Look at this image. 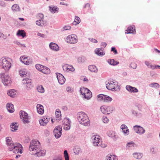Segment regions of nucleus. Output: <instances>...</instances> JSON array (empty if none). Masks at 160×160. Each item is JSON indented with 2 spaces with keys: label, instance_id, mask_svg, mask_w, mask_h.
Wrapping results in <instances>:
<instances>
[{
  "label": "nucleus",
  "instance_id": "20e7f679",
  "mask_svg": "<svg viewBox=\"0 0 160 160\" xmlns=\"http://www.w3.org/2000/svg\"><path fill=\"white\" fill-rule=\"evenodd\" d=\"M40 148V143L38 141L36 140L32 141L30 143L29 150L30 151L35 152L39 150Z\"/></svg>",
  "mask_w": 160,
  "mask_h": 160
},
{
  "label": "nucleus",
  "instance_id": "13d9d810",
  "mask_svg": "<svg viewBox=\"0 0 160 160\" xmlns=\"http://www.w3.org/2000/svg\"><path fill=\"white\" fill-rule=\"evenodd\" d=\"M102 121L104 123H107L109 121L108 118L106 116H103L102 118Z\"/></svg>",
  "mask_w": 160,
  "mask_h": 160
},
{
  "label": "nucleus",
  "instance_id": "7ed1b4c3",
  "mask_svg": "<svg viewBox=\"0 0 160 160\" xmlns=\"http://www.w3.org/2000/svg\"><path fill=\"white\" fill-rule=\"evenodd\" d=\"M119 86L118 85L117 82L114 80H109L106 84V87L108 90L116 91L119 88Z\"/></svg>",
  "mask_w": 160,
  "mask_h": 160
},
{
  "label": "nucleus",
  "instance_id": "1a4fd4ad",
  "mask_svg": "<svg viewBox=\"0 0 160 160\" xmlns=\"http://www.w3.org/2000/svg\"><path fill=\"white\" fill-rule=\"evenodd\" d=\"M22 82L24 86L27 90L31 89L33 87L32 84V80L29 78H25L24 79Z\"/></svg>",
  "mask_w": 160,
  "mask_h": 160
},
{
  "label": "nucleus",
  "instance_id": "e2e57ef3",
  "mask_svg": "<svg viewBox=\"0 0 160 160\" xmlns=\"http://www.w3.org/2000/svg\"><path fill=\"white\" fill-rule=\"evenodd\" d=\"M43 22V21L40 20V19H39L36 22V24L39 26H41V23Z\"/></svg>",
  "mask_w": 160,
  "mask_h": 160
},
{
  "label": "nucleus",
  "instance_id": "f3484780",
  "mask_svg": "<svg viewBox=\"0 0 160 160\" xmlns=\"http://www.w3.org/2000/svg\"><path fill=\"white\" fill-rule=\"evenodd\" d=\"M122 130V132L125 136H127L129 134V130L127 126L125 124H122L120 127Z\"/></svg>",
  "mask_w": 160,
  "mask_h": 160
},
{
  "label": "nucleus",
  "instance_id": "0e129e2a",
  "mask_svg": "<svg viewBox=\"0 0 160 160\" xmlns=\"http://www.w3.org/2000/svg\"><path fill=\"white\" fill-rule=\"evenodd\" d=\"M88 39L92 43H96L98 42V41L95 39L92 38H89Z\"/></svg>",
  "mask_w": 160,
  "mask_h": 160
},
{
  "label": "nucleus",
  "instance_id": "09e8293b",
  "mask_svg": "<svg viewBox=\"0 0 160 160\" xmlns=\"http://www.w3.org/2000/svg\"><path fill=\"white\" fill-rule=\"evenodd\" d=\"M150 152L152 154H155L157 152V150L155 147H152L150 148Z\"/></svg>",
  "mask_w": 160,
  "mask_h": 160
},
{
  "label": "nucleus",
  "instance_id": "4d7b16f0",
  "mask_svg": "<svg viewBox=\"0 0 160 160\" xmlns=\"http://www.w3.org/2000/svg\"><path fill=\"white\" fill-rule=\"evenodd\" d=\"M112 138L113 140L116 141L119 138V137L118 136V135H117L115 133V134H114V135L112 136Z\"/></svg>",
  "mask_w": 160,
  "mask_h": 160
},
{
  "label": "nucleus",
  "instance_id": "ea45409f",
  "mask_svg": "<svg viewBox=\"0 0 160 160\" xmlns=\"http://www.w3.org/2000/svg\"><path fill=\"white\" fill-rule=\"evenodd\" d=\"M112 100V98L108 96L104 95V97H103V100L105 102H110Z\"/></svg>",
  "mask_w": 160,
  "mask_h": 160
},
{
  "label": "nucleus",
  "instance_id": "37998d69",
  "mask_svg": "<svg viewBox=\"0 0 160 160\" xmlns=\"http://www.w3.org/2000/svg\"><path fill=\"white\" fill-rule=\"evenodd\" d=\"M73 151L74 153L76 154H78L81 152V149L78 146H76L73 149Z\"/></svg>",
  "mask_w": 160,
  "mask_h": 160
},
{
  "label": "nucleus",
  "instance_id": "052dcab7",
  "mask_svg": "<svg viewBox=\"0 0 160 160\" xmlns=\"http://www.w3.org/2000/svg\"><path fill=\"white\" fill-rule=\"evenodd\" d=\"M130 67L132 68L135 69L137 67V64L135 63H132L131 64Z\"/></svg>",
  "mask_w": 160,
  "mask_h": 160
},
{
  "label": "nucleus",
  "instance_id": "603ef678",
  "mask_svg": "<svg viewBox=\"0 0 160 160\" xmlns=\"http://www.w3.org/2000/svg\"><path fill=\"white\" fill-rule=\"evenodd\" d=\"M115 133V132L112 131H109L108 132L107 135L108 137L112 138Z\"/></svg>",
  "mask_w": 160,
  "mask_h": 160
},
{
  "label": "nucleus",
  "instance_id": "72a5a7b5",
  "mask_svg": "<svg viewBox=\"0 0 160 160\" xmlns=\"http://www.w3.org/2000/svg\"><path fill=\"white\" fill-rule=\"evenodd\" d=\"M106 160H118L117 157L114 155H108L106 158Z\"/></svg>",
  "mask_w": 160,
  "mask_h": 160
},
{
  "label": "nucleus",
  "instance_id": "6ab92c4d",
  "mask_svg": "<svg viewBox=\"0 0 160 160\" xmlns=\"http://www.w3.org/2000/svg\"><path fill=\"white\" fill-rule=\"evenodd\" d=\"M62 68L64 71L67 72L69 71L74 72L75 70L72 65L68 64H65L63 65Z\"/></svg>",
  "mask_w": 160,
  "mask_h": 160
},
{
  "label": "nucleus",
  "instance_id": "f704fd0d",
  "mask_svg": "<svg viewBox=\"0 0 160 160\" xmlns=\"http://www.w3.org/2000/svg\"><path fill=\"white\" fill-rule=\"evenodd\" d=\"M10 127L12 129L11 131L12 132H14L18 129L17 124L16 123L12 122L10 125Z\"/></svg>",
  "mask_w": 160,
  "mask_h": 160
},
{
  "label": "nucleus",
  "instance_id": "6e6552de",
  "mask_svg": "<svg viewBox=\"0 0 160 160\" xmlns=\"http://www.w3.org/2000/svg\"><path fill=\"white\" fill-rule=\"evenodd\" d=\"M22 145L21 144L19 143H16L13 146L12 149H9V150L12 151L15 153H22Z\"/></svg>",
  "mask_w": 160,
  "mask_h": 160
},
{
  "label": "nucleus",
  "instance_id": "c756f323",
  "mask_svg": "<svg viewBox=\"0 0 160 160\" xmlns=\"http://www.w3.org/2000/svg\"><path fill=\"white\" fill-rule=\"evenodd\" d=\"M107 62L109 64L113 66H115L119 63V62H118L115 61L113 59H108Z\"/></svg>",
  "mask_w": 160,
  "mask_h": 160
},
{
  "label": "nucleus",
  "instance_id": "aec40b11",
  "mask_svg": "<svg viewBox=\"0 0 160 160\" xmlns=\"http://www.w3.org/2000/svg\"><path fill=\"white\" fill-rule=\"evenodd\" d=\"M126 89L127 91L135 93L138 92V90L136 88L132 87L130 85H127L126 86Z\"/></svg>",
  "mask_w": 160,
  "mask_h": 160
},
{
  "label": "nucleus",
  "instance_id": "a19ab883",
  "mask_svg": "<svg viewBox=\"0 0 160 160\" xmlns=\"http://www.w3.org/2000/svg\"><path fill=\"white\" fill-rule=\"evenodd\" d=\"M80 18L78 16H76L74 22L72 23L73 25H76L80 22Z\"/></svg>",
  "mask_w": 160,
  "mask_h": 160
},
{
  "label": "nucleus",
  "instance_id": "49530a36",
  "mask_svg": "<svg viewBox=\"0 0 160 160\" xmlns=\"http://www.w3.org/2000/svg\"><path fill=\"white\" fill-rule=\"evenodd\" d=\"M149 86L150 87L154 88L156 89L160 87L159 84L158 83L156 82L151 83L149 84Z\"/></svg>",
  "mask_w": 160,
  "mask_h": 160
},
{
  "label": "nucleus",
  "instance_id": "a18cd8bd",
  "mask_svg": "<svg viewBox=\"0 0 160 160\" xmlns=\"http://www.w3.org/2000/svg\"><path fill=\"white\" fill-rule=\"evenodd\" d=\"M37 89L39 92L43 93L44 92V89L42 85H41L37 86Z\"/></svg>",
  "mask_w": 160,
  "mask_h": 160
},
{
  "label": "nucleus",
  "instance_id": "69168bd1",
  "mask_svg": "<svg viewBox=\"0 0 160 160\" xmlns=\"http://www.w3.org/2000/svg\"><path fill=\"white\" fill-rule=\"evenodd\" d=\"M39 122L41 126H45L48 123L45 122L44 121L39 120Z\"/></svg>",
  "mask_w": 160,
  "mask_h": 160
},
{
  "label": "nucleus",
  "instance_id": "4468645a",
  "mask_svg": "<svg viewBox=\"0 0 160 160\" xmlns=\"http://www.w3.org/2000/svg\"><path fill=\"white\" fill-rule=\"evenodd\" d=\"M20 60L22 63L27 65L32 64V60L29 59L28 57H24L23 56H21L20 58Z\"/></svg>",
  "mask_w": 160,
  "mask_h": 160
},
{
  "label": "nucleus",
  "instance_id": "9b49d317",
  "mask_svg": "<svg viewBox=\"0 0 160 160\" xmlns=\"http://www.w3.org/2000/svg\"><path fill=\"white\" fill-rule=\"evenodd\" d=\"M20 116L22 120L23 123H28L29 122L28 120V113L25 112L21 111L20 112Z\"/></svg>",
  "mask_w": 160,
  "mask_h": 160
},
{
  "label": "nucleus",
  "instance_id": "423d86ee",
  "mask_svg": "<svg viewBox=\"0 0 160 160\" xmlns=\"http://www.w3.org/2000/svg\"><path fill=\"white\" fill-rule=\"evenodd\" d=\"M65 41L68 43L71 44L76 43L78 41V37L75 34L69 35L66 38Z\"/></svg>",
  "mask_w": 160,
  "mask_h": 160
},
{
  "label": "nucleus",
  "instance_id": "f03ea898",
  "mask_svg": "<svg viewBox=\"0 0 160 160\" xmlns=\"http://www.w3.org/2000/svg\"><path fill=\"white\" fill-rule=\"evenodd\" d=\"M92 140L93 146L95 147L100 146L102 148H105L107 146L105 144L102 143L100 137L98 135L93 136L92 137Z\"/></svg>",
  "mask_w": 160,
  "mask_h": 160
},
{
  "label": "nucleus",
  "instance_id": "bb28decb",
  "mask_svg": "<svg viewBox=\"0 0 160 160\" xmlns=\"http://www.w3.org/2000/svg\"><path fill=\"white\" fill-rule=\"evenodd\" d=\"M89 91V90L88 89L85 88H81L79 91L80 93L83 95V97L86 96V94Z\"/></svg>",
  "mask_w": 160,
  "mask_h": 160
},
{
  "label": "nucleus",
  "instance_id": "7c9ffc66",
  "mask_svg": "<svg viewBox=\"0 0 160 160\" xmlns=\"http://www.w3.org/2000/svg\"><path fill=\"white\" fill-rule=\"evenodd\" d=\"M12 9L13 12H17L20 11V8L19 5L17 4H14L12 7Z\"/></svg>",
  "mask_w": 160,
  "mask_h": 160
},
{
  "label": "nucleus",
  "instance_id": "ddd939ff",
  "mask_svg": "<svg viewBox=\"0 0 160 160\" xmlns=\"http://www.w3.org/2000/svg\"><path fill=\"white\" fill-rule=\"evenodd\" d=\"M62 128L61 126H57L54 130V136L56 138H59L61 136Z\"/></svg>",
  "mask_w": 160,
  "mask_h": 160
},
{
  "label": "nucleus",
  "instance_id": "393cba45",
  "mask_svg": "<svg viewBox=\"0 0 160 160\" xmlns=\"http://www.w3.org/2000/svg\"><path fill=\"white\" fill-rule=\"evenodd\" d=\"M8 111L10 113H12L14 111L13 105L11 103H8L6 105Z\"/></svg>",
  "mask_w": 160,
  "mask_h": 160
},
{
  "label": "nucleus",
  "instance_id": "e433bc0d",
  "mask_svg": "<svg viewBox=\"0 0 160 160\" xmlns=\"http://www.w3.org/2000/svg\"><path fill=\"white\" fill-rule=\"evenodd\" d=\"M16 92L15 90L11 89L7 92V94L11 97H13L16 94Z\"/></svg>",
  "mask_w": 160,
  "mask_h": 160
},
{
  "label": "nucleus",
  "instance_id": "680f3d73",
  "mask_svg": "<svg viewBox=\"0 0 160 160\" xmlns=\"http://www.w3.org/2000/svg\"><path fill=\"white\" fill-rule=\"evenodd\" d=\"M0 38H3L4 39H6L7 38V37L6 35L0 32Z\"/></svg>",
  "mask_w": 160,
  "mask_h": 160
},
{
  "label": "nucleus",
  "instance_id": "0eeeda50",
  "mask_svg": "<svg viewBox=\"0 0 160 160\" xmlns=\"http://www.w3.org/2000/svg\"><path fill=\"white\" fill-rule=\"evenodd\" d=\"M1 78L2 82L6 86H8L11 82L10 77L7 74L2 73L1 74Z\"/></svg>",
  "mask_w": 160,
  "mask_h": 160
},
{
  "label": "nucleus",
  "instance_id": "2f4dec72",
  "mask_svg": "<svg viewBox=\"0 0 160 160\" xmlns=\"http://www.w3.org/2000/svg\"><path fill=\"white\" fill-rule=\"evenodd\" d=\"M49 8L50 11L52 13H56L58 10V8L56 6H49Z\"/></svg>",
  "mask_w": 160,
  "mask_h": 160
},
{
  "label": "nucleus",
  "instance_id": "6e6d98bb",
  "mask_svg": "<svg viewBox=\"0 0 160 160\" xmlns=\"http://www.w3.org/2000/svg\"><path fill=\"white\" fill-rule=\"evenodd\" d=\"M71 28V27L69 25H68L63 28V31L70 30Z\"/></svg>",
  "mask_w": 160,
  "mask_h": 160
},
{
  "label": "nucleus",
  "instance_id": "4c0bfd02",
  "mask_svg": "<svg viewBox=\"0 0 160 160\" xmlns=\"http://www.w3.org/2000/svg\"><path fill=\"white\" fill-rule=\"evenodd\" d=\"M95 53L99 56L103 55L104 54L101 48H96L95 50Z\"/></svg>",
  "mask_w": 160,
  "mask_h": 160
},
{
  "label": "nucleus",
  "instance_id": "8fccbe9b",
  "mask_svg": "<svg viewBox=\"0 0 160 160\" xmlns=\"http://www.w3.org/2000/svg\"><path fill=\"white\" fill-rule=\"evenodd\" d=\"M44 66L40 64H37L35 65L36 68L39 71L42 72V68H43Z\"/></svg>",
  "mask_w": 160,
  "mask_h": 160
},
{
  "label": "nucleus",
  "instance_id": "473e14b6",
  "mask_svg": "<svg viewBox=\"0 0 160 160\" xmlns=\"http://www.w3.org/2000/svg\"><path fill=\"white\" fill-rule=\"evenodd\" d=\"M19 73L21 77H25L27 75V71L26 69H22L19 71Z\"/></svg>",
  "mask_w": 160,
  "mask_h": 160
},
{
  "label": "nucleus",
  "instance_id": "9d476101",
  "mask_svg": "<svg viewBox=\"0 0 160 160\" xmlns=\"http://www.w3.org/2000/svg\"><path fill=\"white\" fill-rule=\"evenodd\" d=\"M71 122L68 118H64L62 121V127L64 130H68L70 129L71 127Z\"/></svg>",
  "mask_w": 160,
  "mask_h": 160
},
{
  "label": "nucleus",
  "instance_id": "338daca9",
  "mask_svg": "<svg viewBox=\"0 0 160 160\" xmlns=\"http://www.w3.org/2000/svg\"><path fill=\"white\" fill-rule=\"evenodd\" d=\"M104 95L102 94H100L98 96V98L100 100H103V97H104Z\"/></svg>",
  "mask_w": 160,
  "mask_h": 160
},
{
  "label": "nucleus",
  "instance_id": "5701e85b",
  "mask_svg": "<svg viewBox=\"0 0 160 160\" xmlns=\"http://www.w3.org/2000/svg\"><path fill=\"white\" fill-rule=\"evenodd\" d=\"M131 112L132 115L136 117L137 118H139L142 117V113L138 112L137 111L133 109H132Z\"/></svg>",
  "mask_w": 160,
  "mask_h": 160
},
{
  "label": "nucleus",
  "instance_id": "79ce46f5",
  "mask_svg": "<svg viewBox=\"0 0 160 160\" xmlns=\"http://www.w3.org/2000/svg\"><path fill=\"white\" fill-rule=\"evenodd\" d=\"M42 72L45 74H48L50 73V69L48 67L44 66L43 68L42 69Z\"/></svg>",
  "mask_w": 160,
  "mask_h": 160
},
{
  "label": "nucleus",
  "instance_id": "412c9836",
  "mask_svg": "<svg viewBox=\"0 0 160 160\" xmlns=\"http://www.w3.org/2000/svg\"><path fill=\"white\" fill-rule=\"evenodd\" d=\"M49 47L53 51H58L59 50V47L58 45L54 42H51L49 44Z\"/></svg>",
  "mask_w": 160,
  "mask_h": 160
},
{
  "label": "nucleus",
  "instance_id": "774afa93",
  "mask_svg": "<svg viewBox=\"0 0 160 160\" xmlns=\"http://www.w3.org/2000/svg\"><path fill=\"white\" fill-rule=\"evenodd\" d=\"M111 51L113 52L115 54H116L118 53L117 50L115 49V47L112 48Z\"/></svg>",
  "mask_w": 160,
  "mask_h": 160
},
{
  "label": "nucleus",
  "instance_id": "39448f33",
  "mask_svg": "<svg viewBox=\"0 0 160 160\" xmlns=\"http://www.w3.org/2000/svg\"><path fill=\"white\" fill-rule=\"evenodd\" d=\"M2 68L6 71H8L11 66L10 60L6 58H2L0 62Z\"/></svg>",
  "mask_w": 160,
  "mask_h": 160
},
{
  "label": "nucleus",
  "instance_id": "c85d7f7f",
  "mask_svg": "<svg viewBox=\"0 0 160 160\" xmlns=\"http://www.w3.org/2000/svg\"><path fill=\"white\" fill-rule=\"evenodd\" d=\"M55 115L56 116V119L59 121L61 119V113L60 110L59 109H57L56 111Z\"/></svg>",
  "mask_w": 160,
  "mask_h": 160
},
{
  "label": "nucleus",
  "instance_id": "de8ad7c7",
  "mask_svg": "<svg viewBox=\"0 0 160 160\" xmlns=\"http://www.w3.org/2000/svg\"><path fill=\"white\" fill-rule=\"evenodd\" d=\"M135 145L134 143L132 142H128L126 145V148H129L131 147H134Z\"/></svg>",
  "mask_w": 160,
  "mask_h": 160
},
{
  "label": "nucleus",
  "instance_id": "c9c22d12",
  "mask_svg": "<svg viewBox=\"0 0 160 160\" xmlns=\"http://www.w3.org/2000/svg\"><path fill=\"white\" fill-rule=\"evenodd\" d=\"M17 35L19 36H22L23 38L26 36V33L23 30H18Z\"/></svg>",
  "mask_w": 160,
  "mask_h": 160
},
{
  "label": "nucleus",
  "instance_id": "864d4df0",
  "mask_svg": "<svg viewBox=\"0 0 160 160\" xmlns=\"http://www.w3.org/2000/svg\"><path fill=\"white\" fill-rule=\"evenodd\" d=\"M39 151L40 148H39V150L37 151V152H32V154L34 155H36L38 157L43 156V155H42V154L41 153V152H40Z\"/></svg>",
  "mask_w": 160,
  "mask_h": 160
},
{
  "label": "nucleus",
  "instance_id": "2eb2a0df",
  "mask_svg": "<svg viewBox=\"0 0 160 160\" xmlns=\"http://www.w3.org/2000/svg\"><path fill=\"white\" fill-rule=\"evenodd\" d=\"M111 107L109 106L103 105L100 108L101 112L104 114H108L112 112V110L110 109Z\"/></svg>",
  "mask_w": 160,
  "mask_h": 160
},
{
  "label": "nucleus",
  "instance_id": "f8f14e48",
  "mask_svg": "<svg viewBox=\"0 0 160 160\" xmlns=\"http://www.w3.org/2000/svg\"><path fill=\"white\" fill-rule=\"evenodd\" d=\"M133 128L135 132L139 135H142L145 132V130L142 127L140 126L136 125L133 127Z\"/></svg>",
  "mask_w": 160,
  "mask_h": 160
},
{
  "label": "nucleus",
  "instance_id": "b1692460",
  "mask_svg": "<svg viewBox=\"0 0 160 160\" xmlns=\"http://www.w3.org/2000/svg\"><path fill=\"white\" fill-rule=\"evenodd\" d=\"M135 27L134 25L130 26H129L127 30V32L126 33H135Z\"/></svg>",
  "mask_w": 160,
  "mask_h": 160
},
{
  "label": "nucleus",
  "instance_id": "dca6fc26",
  "mask_svg": "<svg viewBox=\"0 0 160 160\" xmlns=\"http://www.w3.org/2000/svg\"><path fill=\"white\" fill-rule=\"evenodd\" d=\"M6 144L8 147V149H12L13 146L15 144L13 142L12 139L10 137H6L5 139Z\"/></svg>",
  "mask_w": 160,
  "mask_h": 160
},
{
  "label": "nucleus",
  "instance_id": "58836bf2",
  "mask_svg": "<svg viewBox=\"0 0 160 160\" xmlns=\"http://www.w3.org/2000/svg\"><path fill=\"white\" fill-rule=\"evenodd\" d=\"M133 157L137 159H140L142 156V154L139 152H135L133 154Z\"/></svg>",
  "mask_w": 160,
  "mask_h": 160
},
{
  "label": "nucleus",
  "instance_id": "a878e982",
  "mask_svg": "<svg viewBox=\"0 0 160 160\" xmlns=\"http://www.w3.org/2000/svg\"><path fill=\"white\" fill-rule=\"evenodd\" d=\"M145 63L148 68H150L152 69L155 68H160V66L159 65L153 66L151 64L150 62L148 61H145Z\"/></svg>",
  "mask_w": 160,
  "mask_h": 160
},
{
  "label": "nucleus",
  "instance_id": "5fc2aeb1",
  "mask_svg": "<svg viewBox=\"0 0 160 160\" xmlns=\"http://www.w3.org/2000/svg\"><path fill=\"white\" fill-rule=\"evenodd\" d=\"M50 120V118H48L47 117L45 116L43 117L40 120V121H44L45 122L48 123L49 120Z\"/></svg>",
  "mask_w": 160,
  "mask_h": 160
},
{
  "label": "nucleus",
  "instance_id": "c03bdc74",
  "mask_svg": "<svg viewBox=\"0 0 160 160\" xmlns=\"http://www.w3.org/2000/svg\"><path fill=\"white\" fill-rule=\"evenodd\" d=\"M92 97V93L89 90V91L86 94V96H84L83 98L84 99L88 100L89 99Z\"/></svg>",
  "mask_w": 160,
  "mask_h": 160
},
{
  "label": "nucleus",
  "instance_id": "3c124183",
  "mask_svg": "<svg viewBox=\"0 0 160 160\" xmlns=\"http://www.w3.org/2000/svg\"><path fill=\"white\" fill-rule=\"evenodd\" d=\"M64 155L65 160H69V156L67 150L64 151Z\"/></svg>",
  "mask_w": 160,
  "mask_h": 160
},
{
  "label": "nucleus",
  "instance_id": "a211bd4d",
  "mask_svg": "<svg viewBox=\"0 0 160 160\" xmlns=\"http://www.w3.org/2000/svg\"><path fill=\"white\" fill-rule=\"evenodd\" d=\"M56 74L59 83L61 85L64 84L66 81L64 76L59 73H57Z\"/></svg>",
  "mask_w": 160,
  "mask_h": 160
},
{
  "label": "nucleus",
  "instance_id": "4be33fe9",
  "mask_svg": "<svg viewBox=\"0 0 160 160\" xmlns=\"http://www.w3.org/2000/svg\"><path fill=\"white\" fill-rule=\"evenodd\" d=\"M37 112L40 114H42L43 113L44 111L42 105L40 104H37Z\"/></svg>",
  "mask_w": 160,
  "mask_h": 160
},
{
  "label": "nucleus",
  "instance_id": "bf43d9fd",
  "mask_svg": "<svg viewBox=\"0 0 160 160\" xmlns=\"http://www.w3.org/2000/svg\"><path fill=\"white\" fill-rule=\"evenodd\" d=\"M38 18L39 19H40V20H41L43 21V15L42 14V13H39L38 14Z\"/></svg>",
  "mask_w": 160,
  "mask_h": 160
},
{
  "label": "nucleus",
  "instance_id": "f257e3e1",
  "mask_svg": "<svg viewBox=\"0 0 160 160\" xmlns=\"http://www.w3.org/2000/svg\"><path fill=\"white\" fill-rule=\"evenodd\" d=\"M77 116L78 120L80 123L86 126H89V120L87 115L84 112H79L78 113Z\"/></svg>",
  "mask_w": 160,
  "mask_h": 160
},
{
  "label": "nucleus",
  "instance_id": "cd10ccee",
  "mask_svg": "<svg viewBox=\"0 0 160 160\" xmlns=\"http://www.w3.org/2000/svg\"><path fill=\"white\" fill-rule=\"evenodd\" d=\"M89 70L92 72L96 73L98 70L96 67L94 65H90L88 66Z\"/></svg>",
  "mask_w": 160,
  "mask_h": 160
}]
</instances>
